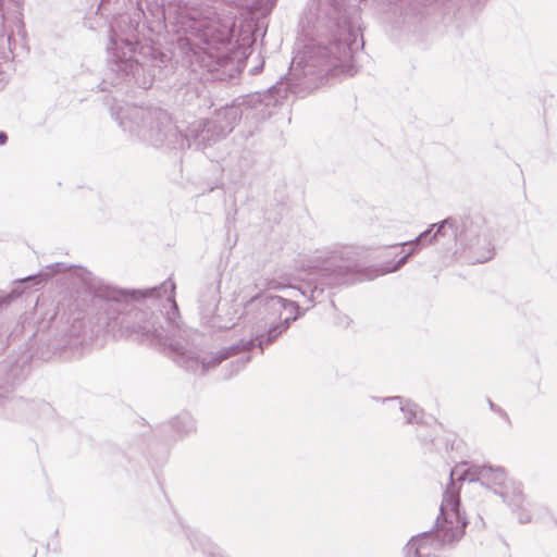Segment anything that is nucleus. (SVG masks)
<instances>
[{
    "label": "nucleus",
    "instance_id": "f257e3e1",
    "mask_svg": "<svg viewBox=\"0 0 557 557\" xmlns=\"http://www.w3.org/2000/svg\"><path fill=\"white\" fill-rule=\"evenodd\" d=\"M450 484L444 492L443 500L441 504V517L443 522L437 519L440 531L436 534L432 532H424L411 541L406 546V554L408 557L411 554L414 557H430L432 549H436L441 543L451 542L459 539L463 534L466 520L461 517L459 511V495L458 490L455 487V480L469 482L480 481L482 484L495 487L503 499L512 508H522L524 504V496L521 487L513 481H507L505 469L502 467L493 466H470L467 463L457 466L450 471Z\"/></svg>",
    "mask_w": 557,
    "mask_h": 557
},
{
    "label": "nucleus",
    "instance_id": "f03ea898",
    "mask_svg": "<svg viewBox=\"0 0 557 557\" xmlns=\"http://www.w3.org/2000/svg\"><path fill=\"white\" fill-rule=\"evenodd\" d=\"M341 2L338 0H318L302 18L301 27L307 41L302 45L292 60L289 75L296 79L307 78L314 83L327 75H354L349 61L351 50L342 41L331 42L329 46L322 38H311L310 27L325 26L327 22L338 24Z\"/></svg>",
    "mask_w": 557,
    "mask_h": 557
},
{
    "label": "nucleus",
    "instance_id": "7ed1b4c3",
    "mask_svg": "<svg viewBox=\"0 0 557 557\" xmlns=\"http://www.w3.org/2000/svg\"><path fill=\"white\" fill-rule=\"evenodd\" d=\"M116 120L125 131L136 134L151 145H168L175 149L190 146L188 137L177 129L170 115L162 109L128 106L120 110Z\"/></svg>",
    "mask_w": 557,
    "mask_h": 557
},
{
    "label": "nucleus",
    "instance_id": "20e7f679",
    "mask_svg": "<svg viewBox=\"0 0 557 557\" xmlns=\"http://www.w3.org/2000/svg\"><path fill=\"white\" fill-rule=\"evenodd\" d=\"M267 306L274 312H278L282 320L280 324L271 327L267 335H258L256 338H251L249 341L243 339L235 346L223 348L210 357H202L200 360L195 356L193 351H181L178 348H175V351L177 352L176 361L191 370H196L198 364L201 363L202 370L207 371L215 368L223 360L236 355L240 350H250L256 346V341H258L259 347L263 349L264 345L271 344L283 331L288 327L290 321L297 319L299 310V307L295 301L288 300L282 296L268 297Z\"/></svg>",
    "mask_w": 557,
    "mask_h": 557
},
{
    "label": "nucleus",
    "instance_id": "39448f33",
    "mask_svg": "<svg viewBox=\"0 0 557 557\" xmlns=\"http://www.w3.org/2000/svg\"><path fill=\"white\" fill-rule=\"evenodd\" d=\"M182 24L193 34L197 35L206 45L203 51L206 58L202 62L208 71L215 73V78L222 79L224 75H231L234 65L233 59L226 51H222L215 44L225 46L231 39V27L223 25L218 27V22L202 11L191 9L182 14Z\"/></svg>",
    "mask_w": 557,
    "mask_h": 557
},
{
    "label": "nucleus",
    "instance_id": "423d86ee",
    "mask_svg": "<svg viewBox=\"0 0 557 557\" xmlns=\"http://www.w3.org/2000/svg\"><path fill=\"white\" fill-rule=\"evenodd\" d=\"M136 44L129 38H123L111 30L110 44L108 46L111 70L120 76L135 75L140 64L135 59Z\"/></svg>",
    "mask_w": 557,
    "mask_h": 557
},
{
    "label": "nucleus",
    "instance_id": "0eeeda50",
    "mask_svg": "<svg viewBox=\"0 0 557 557\" xmlns=\"http://www.w3.org/2000/svg\"><path fill=\"white\" fill-rule=\"evenodd\" d=\"M242 116L237 107H226L218 110L214 116L205 123L200 132L196 135L199 143L210 144L230 134Z\"/></svg>",
    "mask_w": 557,
    "mask_h": 557
},
{
    "label": "nucleus",
    "instance_id": "6e6552de",
    "mask_svg": "<svg viewBox=\"0 0 557 557\" xmlns=\"http://www.w3.org/2000/svg\"><path fill=\"white\" fill-rule=\"evenodd\" d=\"M122 324L129 335H135L141 342L151 345L165 344L166 335L162 326L157 327L153 315L145 311H135L131 317L124 318Z\"/></svg>",
    "mask_w": 557,
    "mask_h": 557
},
{
    "label": "nucleus",
    "instance_id": "1a4fd4ad",
    "mask_svg": "<svg viewBox=\"0 0 557 557\" xmlns=\"http://www.w3.org/2000/svg\"><path fill=\"white\" fill-rule=\"evenodd\" d=\"M3 1L0 0V12L3 11ZM17 7L22 0H11ZM23 29V22L18 13L12 16L0 14V54L5 60L14 57V48L12 46V38L14 33L21 34Z\"/></svg>",
    "mask_w": 557,
    "mask_h": 557
},
{
    "label": "nucleus",
    "instance_id": "9d476101",
    "mask_svg": "<svg viewBox=\"0 0 557 557\" xmlns=\"http://www.w3.org/2000/svg\"><path fill=\"white\" fill-rule=\"evenodd\" d=\"M174 290L175 284L169 278L163 282L159 287L148 288V289H134L131 292L127 290H113L112 299L115 301L127 300L128 298L138 299L144 297H161L162 295H166V299L171 302L173 309L177 310L176 302L174 300Z\"/></svg>",
    "mask_w": 557,
    "mask_h": 557
},
{
    "label": "nucleus",
    "instance_id": "9b49d317",
    "mask_svg": "<svg viewBox=\"0 0 557 557\" xmlns=\"http://www.w3.org/2000/svg\"><path fill=\"white\" fill-rule=\"evenodd\" d=\"M352 282L346 267L335 265L333 262H330L321 270L319 284L333 287Z\"/></svg>",
    "mask_w": 557,
    "mask_h": 557
},
{
    "label": "nucleus",
    "instance_id": "f8f14e48",
    "mask_svg": "<svg viewBox=\"0 0 557 557\" xmlns=\"http://www.w3.org/2000/svg\"><path fill=\"white\" fill-rule=\"evenodd\" d=\"M269 288L270 289H281V288L288 289V290H290V293H288V296H290V297L296 296V295H294V293H299L302 296L308 297L310 301H313L318 297V295L323 293V288L320 287L318 284H315L314 286H311V284H308L305 288L295 289L294 287H290V286H284L278 283L271 282L269 284Z\"/></svg>",
    "mask_w": 557,
    "mask_h": 557
},
{
    "label": "nucleus",
    "instance_id": "ddd939ff",
    "mask_svg": "<svg viewBox=\"0 0 557 557\" xmlns=\"http://www.w3.org/2000/svg\"><path fill=\"white\" fill-rule=\"evenodd\" d=\"M435 226H437V230H436V233L434 234V237H436L437 235H446L447 228L451 230V236L456 237V235H457V227L455 225V221L451 219H446L443 222H441L440 224L432 225V227H435Z\"/></svg>",
    "mask_w": 557,
    "mask_h": 557
},
{
    "label": "nucleus",
    "instance_id": "4468645a",
    "mask_svg": "<svg viewBox=\"0 0 557 557\" xmlns=\"http://www.w3.org/2000/svg\"><path fill=\"white\" fill-rule=\"evenodd\" d=\"M400 404V410L405 413L407 418V422L411 423L414 418H417L418 411L417 406L410 403H406L403 405V403L399 400Z\"/></svg>",
    "mask_w": 557,
    "mask_h": 557
},
{
    "label": "nucleus",
    "instance_id": "2eb2a0df",
    "mask_svg": "<svg viewBox=\"0 0 557 557\" xmlns=\"http://www.w3.org/2000/svg\"><path fill=\"white\" fill-rule=\"evenodd\" d=\"M276 0H256L255 7L257 10L261 11L262 13L271 11L273 5L275 4Z\"/></svg>",
    "mask_w": 557,
    "mask_h": 557
},
{
    "label": "nucleus",
    "instance_id": "dca6fc26",
    "mask_svg": "<svg viewBox=\"0 0 557 557\" xmlns=\"http://www.w3.org/2000/svg\"><path fill=\"white\" fill-rule=\"evenodd\" d=\"M412 253V250L407 252L404 257H401L398 262L393 267V268H389V269H386L385 272H393V271H396L398 270L401 265H404L408 259V257Z\"/></svg>",
    "mask_w": 557,
    "mask_h": 557
},
{
    "label": "nucleus",
    "instance_id": "f3484780",
    "mask_svg": "<svg viewBox=\"0 0 557 557\" xmlns=\"http://www.w3.org/2000/svg\"><path fill=\"white\" fill-rule=\"evenodd\" d=\"M430 233H431V230L424 231L423 233L420 234L419 237H417L414 240L410 242L409 244L413 245V244L419 243L420 240L426 238Z\"/></svg>",
    "mask_w": 557,
    "mask_h": 557
},
{
    "label": "nucleus",
    "instance_id": "a211bd4d",
    "mask_svg": "<svg viewBox=\"0 0 557 557\" xmlns=\"http://www.w3.org/2000/svg\"><path fill=\"white\" fill-rule=\"evenodd\" d=\"M8 137L5 133L0 132V145H3L7 141Z\"/></svg>",
    "mask_w": 557,
    "mask_h": 557
},
{
    "label": "nucleus",
    "instance_id": "6ab92c4d",
    "mask_svg": "<svg viewBox=\"0 0 557 557\" xmlns=\"http://www.w3.org/2000/svg\"><path fill=\"white\" fill-rule=\"evenodd\" d=\"M520 521L521 522H528L530 521V518L529 517H525V518H522V517H519Z\"/></svg>",
    "mask_w": 557,
    "mask_h": 557
},
{
    "label": "nucleus",
    "instance_id": "aec40b11",
    "mask_svg": "<svg viewBox=\"0 0 557 557\" xmlns=\"http://www.w3.org/2000/svg\"><path fill=\"white\" fill-rule=\"evenodd\" d=\"M249 361V357H247L246 359L242 360L240 362V366L243 367L245 363H247Z\"/></svg>",
    "mask_w": 557,
    "mask_h": 557
},
{
    "label": "nucleus",
    "instance_id": "412c9836",
    "mask_svg": "<svg viewBox=\"0 0 557 557\" xmlns=\"http://www.w3.org/2000/svg\"><path fill=\"white\" fill-rule=\"evenodd\" d=\"M188 425H189V428H188V430H186V432L191 430V422L190 421H188Z\"/></svg>",
    "mask_w": 557,
    "mask_h": 557
},
{
    "label": "nucleus",
    "instance_id": "4be33fe9",
    "mask_svg": "<svg viewBox=\"0 0 557 557\" xmlns=\"http://www.w3.org/2000/svg\"><path fill=\"white\" fill-rule=\"evenodd\" d=\"M490 406L492 409H494V404L492 401H490Z\"/></svg>",
    "mask_w": 557,
    "mask_h": 557
},
{
    "label": "nucleus",
    "instance_id": "5701e85b",
    "mask_svg": "<svg viewBox=\"0 0 557 557\" xmlns=\"http://www.w3.org/2000/svg\"><path fill=\"white\" fill-rule=\"evenodd\" d=\"M30 280H32V277L28 276L27 278H24L23 281H30Z\"/></svg>",
    "mask_w": 557,
    "mask_h": 557
}]
</instances>
